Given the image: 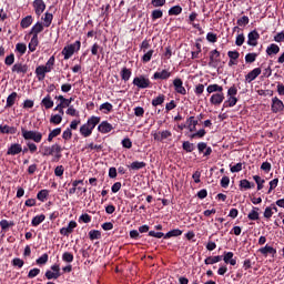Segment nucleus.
<instances>
[{"label": "nucleus", "mask_w": 284, "mask_h": 284, "mask_svg": "<svg viewBox=\"0 0 284 284\" xmlns=\"http://www.w3.org/2000/svg\"><path fill=\"white\" fill-rule=\"evenodd\" d=\"M24 141H33L34 143H41L43 133L39 131H28L24 128L21 129Z\"/></svg>", "instance_id": "nucleus-1"}, {"label": "nucleus", "mask_w": 284, "mask_h": 284, "mask_svg": "<svg viewBox=\"0 0 284 284\" xmlns=\"http://www.w3.org/2000/svg\"><path fill=\"white\" fill-rule=\"evenodd\" d=\"M79 50H81V41L79 40L72 44L65 45L62 50L64 60L68 61V59H71L72 54H74V52H79Z\"/></svg>", "instance_id": "nucleus-2"}, {"label": "nucleus", "mask_w": 284, "mask_h": 284, "mask_svg": "<svg viewBox=\"0 0 284 284\" xmlns=\"http://www.w3.org/2000/svg\"><path fill=\"white\" fill-rule=\"evenodd\" d=\"M62 150L63 149H61V145H59V144H53L51 146H44L42 156H52L55 154V159H57V161H59V159H61Z\"/></svg>", "instance_id": "nucleus-3"}, {"label": "nucleus", "mask_w": 284, "mask_h": 284, "mask_svg": "<svg viewBox=\"0 0 284 284\" xmlns=\"http://www.w3.org/2000/svg\"><path fill=\"white\" fill-rule=\"evenodd\" d=\"M247 45H252L253 48H256L258 45V40L261 39V34H258V31L253 30L247 36Z\"/></svg>", "instance_id": "nucleus-4"}, {"label": "nucleus", "mask_w": 284, "mask_h": 284, "mask_svg": "<svg viewBox=\"0 0 284 284\" xmlns=\"http://www.w3.org/2000/svg\"><path fill=\"white\" fill-rule=\"evenodd\" d=\"M133 85H136V88L145 89L150 88V79L141 75L133 79Z\"/></svg>", "instance_id": "nucleus-5"}, {"label": "nucleus", "mask_w": 284, "mask_h": 284, "mask_svg": "<svg viewBox=\"0 0 284 284\" xmlns=\"http://www.w3.org/2000/svg\"><path fill=\"white\" fill-rule=\"evenodd\" d=\"M271 110L274 114H277V112H283L284 110L283 101H281L277 97L273 98Z\"/></svg>", "instance_id": "nucleus-6"}, {"label": "nucleus", "mask_w": 284, "mask_h": 284, "mask_svg": "<svg viewBox=\"0 0 284 284\" xmlns=\"http://www.w3.org/2000/svg\"><path fill=\"white\" fill-rule=\"evenodd\" d=\"M33 7L38 17H41V14H43L45 11V2H43V0L33 1Z\"/></svg>", "instance_id": "nucleus-7"}, {"label": "nucleus", "mask_w": 284, "mask_h": 284, "mask_svg": "<svg viewBox=\"0 0 284 284\" xmlns=\"http://www.w3.org/2000/svg\"><path fill=\"white\" fill-rule=\"evenodd\" d=\"M225 99V95L223 94V92H219V93H214L210 101L212 103V105H221L223 103Z\"/></svg>", "instance_id": "nucleus-8"}, {"label": "nucleus", "mask_w": 284, "mask_h": 284, "mask_svg": "<svg viewBox=\"0 0 284 284\" xmlns=\"http://www.w3.org/2000/svg\"><path fill=\"white\" fill-rule=\"evenodd\" d=\"M21 152H23V148H21V144L14 143L11 144V146L8 149L7 154L16 156V154H21Z\"/></svg>", "instance_id": "nucleus-9"}, {"label": "nucleus", "mask_w": 284, "mask_h": 284, "mask_svg": "<svg viewBox=\"0 0 284 284\" xmlns=\"http://www.w3.org/2000/svg\"><path fill=\"white\" fill-rule=\"evenodd\" d=\"M173 85L175 88V91L178 92V94H186L187 91L185 90V87H183V80L181 79H175L173 81Z\"/></svg>", "instance_id": "nucleus-10"}, {"label": "nucleus", "mask_w": 284, "mask_h": 284, "mask_svg": "<svg viewBox=\"0 0 284 284\" xmlns=\"http://www.w3.org/2000/svg\"><path fill=\"white\" fill-rule=\"evenodd\" d=\"M74 227H77V222L71 221L67 227L60 230V234H62V236H68L69 234H72Z\"/></svg>", "instance_id": "nucleus-11"}, {"label": "nucleus", "mask_w": 284, "mask_h": 284, "mask_svg": "<svg viewBox=\"0 0 284 284\" xmlns=\"http://www.w3.org/2000/svg\"><path fill=\"white\" fill-rule=\"evenodd\" d=\"M60 103L58 108H60V114H63V108H70V100L65 99L63 95L55 97Z\"/></svg>", "instance_id": "nucleus-12"}, {"label": "nucleus", "mask_w": 284, "mask_h": 284, "mask_svg": "<svg viewBox=\"0 0 284 284\" xmlns=\"http://www.w3.org/2000/svg\"><path fill=\"white\" fill-rule=\"evenodd\" d=\"M219 57H221V52H219V50L215 49L210 52L209 65L211 68H214V64L219 62Z\"/></svg>", "instance_id": "nucleus-13"}, {"label": "nucleus", "mask_w": 284, "mask_h": 284, "mask_svg": "<svg viewBox=\"0 0 284 284\" xmlns=\"http://www.w3.org/2000/svg\"><path fill=\"white\" fill-rule=\"evenodd\" d=\"M12 72H17L18 74H27L28 73V65L22 63H16L12 67Z\"/></svg>", "instance_id": "nucleus-14"}, {"label": "nucleus", "mask_w": 284, "mask_h": 284, "mask_svg": "<svg viewBox=\"0 0 284 284\" xmlns=\"http://www.w3.org/2000/svg\"><path fill=\"white\" fill-rule=\"evenodd\" d=\"M48 70L43 65H39L36 68V74L38 77V81H43L45 79V74H48Z\"/></svg>", "instance_id": "nucleus-15"}, {"label": "nucleus", "mask_w": 284, "mask_h": 284, "mask_svg": "<svg viewBox=\"0 0 284 284\" xmlns=\"http://www.w3.org/2000/svg\"><path fill=\"white\" fill-rule=\"evenodd\" d=\"M98 130L102 134H108V132H112V124H110L106 121H104V122L99 124Z\"/></svg>", "instance_id": "nucleus-16"}, {"label": "nucleus", "mask_w": 284, "mask_h": 284, "mask_svg": "<svg viewBox=\"0 0 284 284\" xmlns=\"http://www.w3.org/2000/svg\"><path fill=\"white\" fill-rule=\"evenodd\" d=\"M260 74H261V68H255L251 72H248V74L246 75V81L248 83H252V81H254V79H256V77H258Z\"/></svg>", "instance_id": "nucleus-17"}, {"label": "nucleus", "mask_w": 284, "mask_h": 284, "mask_svg": "<svg viewBox=\"0 0 284 284\" xmlns=\"http://www.w3.org/2000/svg\"><path fill=\"white\" fill-rule=\"evenodd\" d=\"M281 52V48L277 44L272 43L266 48V54L272 57V54H278Z\"/></svg>", "instance_id": "nucleus-18"}, {"label": "nucleus", "mask_w": 284, "mask_h": 284, "mask_svg": "<svg viewBox=\"0 0 284 284\" xmlns=\"http://www.w3.org/2000/svg\"><path fill=\"white\" fill-rule=\"evenodd\" d=\"M220 261H223V256L216 255V256H209L204 260L205 265H214V263H220Z\"/></svg>", "instance_id": "nucleus-19"}, {"label": "nucleus", "mask_w": 284, "mask_h": 284, "mask_svg": "<svg viewBox=\"0 0 284 284\" xmlns=\"http://www.w3.org/2000/svg\"><path fill=\"white\" fill-rule=\"evenodd\" d=\"M1 134H17V128L9 125H0Z\"/></svg>", "instance_id": "nucleus-20"}, {"label": "nucleus", "mask_w": 284, "mask_h": 284, "mask_svg": "<svg viewBox=\"0 0 284 284\" xmlns=\"http://www.w3.org/2000/svg\"><path fill=\"white\" fill-rule=\"evenodd\" d=\"M43 30V23L41 22H37L31 31H30V34H33V37H39L40 32Z\"/></svg>", "instance_id": "nucleus-21"}, {"label": "nucleus", "mask_w": 284, "mask_h": 284, "mask_svg": "<svg viewBox=\"0 0 284 284\" xmlns=\"http://www.w3.org/2000/svg\"><path fill=\"white\" fill-rule=\"evenodd\" d=\"M42 105L45 108V110H50L51 108H54V101H52V98L50 94H48L43 100H42Z\"/></svg>", "instance_id": "nucleus-22"}, {"label": "nucleus", "mask_w": 284, "mask_h": 284, "mask_svg": "<svg viewBox=\"0 0 284 284\" xmlns=\"http://www.w3.org/2000/svg\"><path fill=\"white\" fill-rule=\"evenodd\" d=\"M171 73L168 70H162L161 72H155L153 75V79H161V80H165V79H170Z\"/></svg>", "instance_id": "nucleus-23"}, {"label": "nucleus", "mask_w": 284, "mask_h": 284, "mask_svg": "<svg viewBox=\"0 0 284 284\" xmlns=\"http://www.w3.org/2000/svg\"><path fill=\"white\" fill-rule=\"evenodd\" d=\"M258 252L264 256H267V254H272L274 256V254H276V248L266 245L265 247L260 248Z\"/></svg>", "instance_id": "nucleus-24"}, {"label": "nucleus", "mask_w": 284, "mask_h": 284, "mask_svg": "<svg viewBox=\"0 0 284 284\" xmlns=\"http://www.w3.org/2000/svg\"><path fill=\"white\" fill-rule=\"evenodd\" d=\"M17 97H19V94H17V92H12L8 98H7V105L6 108H12V105H14L16 101H17Z\"/></svg>", "instance_id": "nucleus-25"}, {"label": "nucleus", "mask_w": 284, "mask_h": 284, "mask_svg": "<svg viewBox=\"0 0 284 284\" xmlns=\"http://www.w3.org/2000/svg\"><path fill=\"white\" fill-rule=\"evenodd\" d=\"M44 221H45V215L41 214L32 219L31 225H33V227H37L38 225H41V223H43Z\"/></svg>", "instance_id": "nucleus-26"}, {"label": "nucleus", "mask_w": 284, "mask_h": 284, "mask_svg": "<svg viewBox=\"0 0 284 284\" xmlns=\"http://www.w3.org/2000/svg\"><path fill=\"white\" fill-rule=\"evenodd\" d=\"M92 130L87 123L83 124L81 128H80V133L82 134V136L84 138H88L90 136V134H92Z\"/></svg>", "instance_id": "nucleus-27"}, {"label": "nucleus", "mask_w": 284, "mask_h": 284, "mask_svg": "<svg viewBox=\"0 0 284 284\" xmlns=\"http://www.w3.org/2000/svg\"><path fill=\"white\" fill-rule=\"evenodd\" d=\"M206 92H209V94H212V92H223V87L219 84H210L206 88Z\"/></svg>", "instance_id": "nucleus-28"}, {"label": "nucleus", "mask_w": 284, "mask_h": 284, "mask_svg": "<svg viewBox=\"0 0 284 284\" xmlns=\"http://www.w3.org/2000/svg\"><path fill=\"white\" fill-rule=\"evenodd\" d=\"M101 121V118L92 116L88 120L87 124L90 126L91 130H94L97 125H99V122Z\"/></svg>", "instance_id": "nucleus-29"}, {"label": "nucleus", "mask_w": 284, "mask_h": 284, "mask_svg": "<svg viewBox=\"0 0 284 284\" xmlns=\"http://www.w3.org/2000/svg\"><path fill=\"white\" fill-rule=\"evenodd\" d=\"M52 19H54V16H52V13L47 12L44 14V18H42V20L44 21V28H50V26H52Z\"/></svg>", "instance_id": "nucleus-30"}, {"label": "nucleus", "mask_w": 284, "mask_h": 284, "mask_svg": "<svg viewBox=\"0 0 284 284\" xmlns=\"http://www.w3.org/2000/svg\"><path fill=\"white\" fill-rule=\"evenodd\" d=\"M37 45H39V37H32L31 41L29 43V50L30 52H34V50H37Z\"/></svg>", "instance_id": "nucleus-31"}, {"label": "nucleus", "mask_w": 284, "mask_h": 284, "mask_svg": "<svg viewBox=\"0 0 284 284\" xmlns=\"http://www.w3.org/2000/svg\"><path fill=\"white\" fill-rule=\"evenodd\" d=\"M164 101H165V95L160 94L159 97L152 100V105L153 108H156L158 105H163Z\"/></svg>", "instance_id": "nucleus-32"}, {"label": "nucleus", "mask_w": 284, "mask_h": 284, "mask_svg": "<svg viewBox=\"0 0 284 284\" xmlns=\"http://www.w3.org/2000/svg\"><path fill=\"white\" fill-rule=\"evenodd\" d=\"M21 28H30L32 26V16H27L21 20Z\"/></svg>", "instance_id": "nucleus-33"}, {"label": "nucleus", "mask_w": 284, "mask_h": 284, "mask_svg": "<svg viewBox=\"0 0 284 284\" xmlns=\"http://www.w3.org/2000/svg\"><path fill=\"white\" fill-rule=\"evenodd\" d=\"M183 234V231L179 229H174L172 231H169L165 235L164 239H172V236H181Z\"/></svg>", "instance_id": "nucleus-34"}, {"label": "nucleus", "mask_w": 284, "mask_h": 284, "mask_svg": "<svg viewBox=\"0 0 284 284\" xmlns=\"http://www.w3.org/2000/svg\"><path fill=\"white\" fill-rule=\"evenodd\" d=\"M130 77H132V71L128 68H123L121 71L122 81H130Z\"/></svg>", "instance_id": "nucleus-35"}, {"label": "nucleus", "mask_w": 284, "mask_h": 284, "mask_svg": "<svg viewBox=\"0 0 284 284\" xmlns=\"http://www.w3.org/2000/svg\"><path fill=\"white\" fill-rule=\"evenodd\" d=\"M61 134V128H57L49 133L48 142L52 143V140Z\"/></svg>", "instance_id": "nucleus-36"}, {"label": "nucleus", "mask_w": 284, "mask_h": 284, "mask_svg": "<svg viewBox=\"0 0 284 284\" xmlns=\"http://www.w3.org/2000/svg\"><path fill=\"white\" fill-rule=\"evenodd\" d=\"M239 103V99L236 97H230L227 101L224 102L225 108H234Z\"/></svg>", "instance_id": "nucleus-37"}, {"label": "nucleus", "mask_w": 284, "mask_h": 284, "mask_svg": "<svg viewBox=\"0 0 284 284\" xmlns=\"http://www.w3.org/2000/svg\"><path fill=\"white\" fill-rule=\"evenodd\" d=\"M131 170H143L145 168V162H132L131 165L129 166Z\"/></svg>", "instance_id": "nucleus-38"}, {"label": "nucleus", "mask_w": 284, "mask_h": 284, "mask_svg": "<svg viewBox=\"0 0 284 284\" xmlns=\"http://www.w3.org/2000/svg\"><path fill=\"white\" fill-rule=\"evenodd\" d=\"M89 239L91 241H97L99 239H101V231H97V230H92L89 232Z\"/></svg>", "instance_id": "nucleus-39"}, {"label": "nucleus", "mask_w": 284, "mask_h": 284, "mask_svg": "<svg viewBox=\"0 0 284 284\" xmlns=\"http://www.w3.org/2000/svg\"><path fill=\"white\" fill-rule=\"evenodd\" d=\"M254 186H255L254 183H251L247 180L240 181V187H243L244 190H252V187Z\"/></svg>", "instance_id": "nucleus-40"}, {"label": "nucleus", "mask_w": 284, "mask_h": 284, "mask_svg": "<svg viewBox=\"0 0 284 284\" xmlns=\"http://www.w3.org/2000/svg\"><path fill=\"white\" fill-rule=\"evenodd\" d=\"M250 221H258V207H253V210L248 213Z\"/></svg>", "instance_id": "nucleus-41"}, {"label": "nucleus", "mask_w": 284, "mask_h": 284, "mask_svg": "<svg viewBox=\"0 0 284 284\" xmlns=\"http://www.w3.org/2000/svg\"><path fill=\"white\" fill-rule=\"evenodd\" d=\"M181 12H183V8H181V6H174L169 10L170 16H178L181 14Z\"/></svg>", "instance_id": "nucleus-42"}, {"label": "nucleus", "mask_w": 284, "mask_h": 284, "mask_svg": "<svg viewBox=\"0 0 284 284\" xmlns=\"http://www.w3.org/2000/svg\"><path fill=\"white\" fill-rule=\"evenodd\" d=\"M44 276H45V278H48V281H52V278H54V280L59 278V276H61V273H54L52 271H47Z\"/></svg>", "instance_id": "nucleus-43"}, {"label": "nucleus", "mask_w": 284, "mask_h": 284, "mask_svg": "<svg viewBox=\"0 0 284 284\" xmlns=\"http://www.w3.org/2000/svg\"><path fill=\"white\" fill-rule=\"evenodd\" d=\"M182 148L185 152H194V143H191L190 141L183 142Z\"/></svg>", "instance_id": "nucleus-44"}, {"label": "nucleus", "mask_w": 284, "mask_h": 284, "mask_svg": "<svg viewBox=\"0 0 284 284\" xmlns=\"http://www.w3.org/2000/svg\"><path fill=\"white\" fill-rule=\"evenodd\" d=\"M61 121H63V116H61L59 114L51 115V118H50V123H53L54 125H59V123H61Z\"/></svg>", "instance_id": "nucleus-45"}, {"label": "nucleus", "mask_w": 284, "mask_h": 284, "mask_svg": "<svg viewBox=\"0 0 284 284\" xmlns=\"http://www.w3.org/2000/svg\"><path fill=\"white\" fill-rule=\"evenodd\" d=\"M253 180L255 181L257 185V190H263V184L265 183V180L261 179L258 175H254Z\"/></svg>", "instance_id": "nucleus-46"}, {"label": "nucleus", "mask_w": 284, "mask_h": 284, "mask_svg": "<svg viewBox=\"0 0 284 284\" xmlns=\"http://www.w3.org/2000/svg\"><path fill=\"white\" fill-rule=\"evenodd\" d=\"M45 199H48V190H41L38 194H37V200L41 201L43 203V201H45Z\"/></svg>", "instance_id": "nucleus-47"}, {"label": "nucleus", "mask_w": 284, "mask_h": 284, "mask_svg": "<svg viewBox=\"0 0 284 284\" xmlns=\"http://www.w3.org/2000/svg\"><path fill=\"white\" fill-rule=\"evenodd\" d=\"M62 261H64L65 263H72V261H74V255H72V253L70 252H65L62 255Z\"/></svg>", "instance_id": "nucleus-48"}, {"label": "nucleus", "mask_w": 284, "mask_h": 284, "mask_svg": "<svg viewBox=\"0 0 284 284\" xmlns=\"http://www.w3.org/2000/svg\"><path fill=\"white\" fill-rule=\"evenodd\" d=\"M49 72H52V69L54 68V55H52L45 65H43Z\"/></svg>", "instance_id": "nucleus-49"}, {"label": "nucleus", "mask_w": 284, "mask_h": 284, "mask_svg": "<svg viewBox=\"0 0 284 284\" xmlns=\"http://www.w3.org/2000/svg\"><path fill=\"white\" fill-rule=\"evenodd\" d=\"M152 54H154V50H149L142 57L143 63H148L152 60Z\"/></svg>", "instance_id": "nucleus-50"}, {"label": "nucleus", "mask_w": 284, "mask_h": 284, "mask_svg": "<svg viewBox=\"0 0 284 284\" xmlns=\"http://www.w3.org/2000/svg\"><path fill=\"white\" fill-rule=\"evenodd\" d=\"M256 57H257L256 53H247L245 55V62L246 63H254V61H256Z\"/></svg>", "instance_id": "nucleus-51"}, {"label": "nucleus", "mask_w": 284, "mask_h": 284, "mask_svg": "<svg viewBox=\"0 0 284 284\" xmlns=\"http://www.w3.org/2000/svg\"><path fill=\"white\" fill-rule=\"evenodd\" d=\"M217 39L219 38L216 37V34L213 32H209L206 34V41H209L210 43H216Z\"/></svg>", "instance_id": "nucleus-52"}, {"label": "nucleus", "mask_w": 284, "mask_h": 284, "mask_svg": "<svg viewBox=\"0 0 284 284\" xmlns=\"http://www.w3.org/2000/svg\"><path fill=\"white\" fill-rule=\"evenodd\" d=\"M169 136H172V132H170V131H162L161 132V138H158L155 135L154 139H158V141H163L165 139H169Z\"/></svg>", "instance_id": "nucleus-53"}, {"label": "nucleus", "mask_w": 284, "mask_h": 284, "mask_svg": "<svg viewBox=\"0 0 284 284\" xmlns=\"http://www.w3.org/2000/svg\"><path fill=\"white\" fill-rule=\"evenodd\" d=\"M247 23H250V18L247 16H243L237 20V26L243 27V26H247Z\"/></svg>", "instance_id": "nucleus-54"}, {"label": "nucleus", "mask_w": 284, "mask_h": 284, "mask_svg": "<svg viewBox=\"0 0 284 284\" xmlns=\"http://www.w3.org/2000/svg\"><path fill=\"white\" fill-rule=\"evenodd\" d=\"M39 274H41V270L39 268L30 270L28 273V278H34L36 276H39Z\"/></svg>", "instance_id": "nucleus-55"}, {"label": "nucleus", "mask_w": 284, "mask_h": 284, "mask_svg": "<svg viewBox=\"0 0 284 284\" xmlns=\"http://www.w3.org/2000/svg\"><path fill=\"white\" fill-rule=\"evenodd\" d=\"M227 57L229 59L236 61V59L241 57V53H239V51H229Z\"/></svg>", "instance_id": "nucleus-56"}, {"label": "nucleus", "mask_w": 284, "mask_h": 284, "mask_svg": "<svg viewBox=\"0 0 284 284\" xmlns=\"http://www.w3.org/2000/svg\"><path fill=\"white\" fill-rule=\"evenodd\" d=\"M16 50L17 52H20L21 54H23L28 50V47L26 45V43H18L16 45Z\"/></svg>", "instance_id": "nucleus-57"}, {"label": "nucleus", "mask_w": 284, "mask_h": 284, "mask_svg": "<svg viewBox=\"0 0 284 284\" xmlns=\"http://www.w3.org/2000/svg\"><path fill=\"white\" fill-rule=\"evenodd\" d=\"M205 134H206L205 130H204V129H201V130H199L196 133H193V134L191 135V139H196V136H197L199 139H203V136H205Z\"/></svg>", "instance_id": "nucleus-58"}, {"label": "nucleus", "mask_w": 284, "mask_h": 284, "mask_svg": "<svg viewBox=\"0 0 284 284\" xmlns=\"http://www.w3.org/2000/svg\"><path fill=\"white\" fill-rule=\"evenodd\" d=\"M243 43H245V36H243V33L239 34L236 37V40H235V45H243Z\"/></svg>", "instance_id": "nucleus-59"}, {"label": "nucleus", "mask_w": 284, "mask_h": 284, "mask_svg": "<svg viewBox=\"0 0 284 284\" xmlns=\"http://www.w3.org/2000/svg\"><path fill=\"white\" fill-rule=\"evenodd\" d=\"M62 139H64V141H70V139H72V130L67 129L62 134Z\"/></svg>", "instance_id": "nucleus-60"}, {"label": "nucleus", "mask_w": 284, "mask_h": 284, "mask_svg": "<svg viewBox=\"0 0 284 284\" xmlns=\"http://www.w3.org/2000/svg\"><path fill=\"white\" fill-rule=\"evenodd\" d=\"M23 260L19 258V257H16L12 260V265L14 267H23Z\"/></svg>", "instance_id": "nucleus-61"}, {"label": "nucleus", "mask_w": 284, "mask_h": 284, "mask_svg": "<svg viewBox=\"0 0 284 284\" xmlns=\"http://www.w3.org/2000/svg\"><path fill=\"white\" fill-rule=\"evenodd\" d=\"M161 17H163V11H161L159 9L152 11V19L153 20L161 19Z\"/></svg>", "instance_id": "nucleus-62"}, {"label": "nucleus", "mask_w": 284, "mask_h": 284, "mask_svg": "<svg viewBox=\"0 0 284 284\" xmlns=\"http://www.w3.org/2000/svg\"><path fill=\"white\" fill-rule=\"evenodd\" d=\"M100 110H106V112H112V103L105 102L100 105Z\"/></svg>", "instance_id": "nucleus-63"}, {"label": "nucleus", "mask_w": 284, "mask_h": 284, "mask_svg": "<svg viewBox=\"0 0 284 284\" xmlns=\"http://www.w3.org/2000/svg\"><path fill=\"white\" fill-rule=\"evenodd\" d=\"M4 63H6V65H12V63H14V54L11 53L10 55H8V57L4 59Z\"/></svg>", "instance_id": "nucleus-64"}]
</instances>
